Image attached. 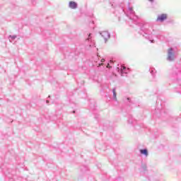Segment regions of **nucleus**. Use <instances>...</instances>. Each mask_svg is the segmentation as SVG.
I'll use <instances>...</instances> for the list:
<instances>
[{"mask_svg":"<svg viewBox=\"0 0 181 181\" xmlns=\"http://www.w3.org/2000/svg\"><path fill=\"white\" fill-rule=\"evenodd\" d=\"M168 19V14L163 13L158 16L157 22H163V21H166Z\"/></svg>","mask_w":181,"mask_h":181,"instance_id":"1","label":"nucleus"},{"mask_svg":"<svg viewBox=\"0 0 181 181\" xmlns=\"http://www.w3.org/2000/svg\"><path fill=\"white\" fill-rule=\"evenodd\" d=\"M100 35L105 39V42L107 43V40L110 39V33L108 31H103Z\"/></svg>","mask_w":181,"mask_h":181,"instance_id":"2","label":"nucleus"},{"mask_svg":"<svg viewBox=\"0 0 181 181\" xmlns=\"http://www.w3.org/2000/svg\"><path fill=\"white\" fill-rule=\"evenodd\" d=\"M173 57H174L173 49L169 48L168 49V60H169L170 62H172V60H173Z\"/></svg>","mask_w":181,"mask_h":181,"instance_id":"3","label":"nucleus"},{"mask_svg":"<svg viewBox=\"0 0 181 181\" xmlns=\"http://www.w3.org/2000/svg\"><path fill=\"white\" fill-rule=\"evenodd\" d=\"M69 8H71V9H76V8H77V3L74 1H70Z\"/></svg>","mask_w":181,"mask_h":181,"instance_id":"4","label":"nucleus"},{"mask_svg":"<svg viewBox=\"0 0 181 181\" xmlns=\"http://www.w3.org/2000/svg\"><path fill=\"white\" fill-rule=\"evenodd\" d=\"M140 153H141V155H145V156H148V150L146 149L140 150Z\"/></svg>","mask_w":181,"mask_h":181,"instance_id":"5","label":"nucleus"},{"mask_svg":"<svg viewBox=\"0 0 181 181\" xmlns=\"http://www.w3.org/2000/svg\"><path fill=\"white\" fill-rule=\"evenodd\" d=\"M113 97H114V98H115V101H117V91L115 90V89H113Z\"/></svg>","mask_w":181,"mask_h":181,"instance_id":"6","label":"nucleus"},{"mask_svg":"<svg viewBox=\"0 0 181 181\" xmlns=\"http://www.w3.org/2000/svg\"><path fill=\"white\" fill-rule=\"evenodd\" d=\"M125 69H127V67H125V66L122 67V70H125Z\"/></svg>","mask_w":181,"mask_h":181,"instance_id":"7","label":"nucleus"},{"mask_svg":"<svg viewBox=\"0 0 181 181\" xmlns=\"http://www.w3.org/2000/svg\"><path fill=\"white\" fill-rule=\"evenodd\" d=\"M101 62H102V63H104V62H105V59H101Z\"/></svg>","mask_w":181,"mask_h":181,"instance_id":"8","label":"nucleus"},{"mask_svg":"<svg viewBox=\"0 0 181 181\" xmlns=\"http://www.w3.org/2000/svg\"><path fill=\"white\" fill-rule=\"evenodd\" d=\"M150 1V2H153V0H149Z\"/></svg>","mask_w":181,"mask_h":181,"instance_id":"9","label":"nucleus"},{"mask_svg":"<svg viewBox=\"0 0 181 181\" xmlns=\"http://www.w3.org/2000/svg\"><path fill=\"white\" fill-rule=\"evenodd\" d=\"M99 66H103V64H99Z\"/></svg>","mask_w":181,"mask_h":181,"instance_id":"10","label":"nucleus"},{"mask_svg":"<svg viewBox=\"0 0 181 181\" xmlns=\"http://www.w3.org/2000/svg\"><path fill=\"white\" fill-rule=\"evenodd\" d=\"M109 66H110V64H108L107 66V67H109Z\"/></svg>","mask_w":181,"mask_h":181,"instance_id":"11","label":"nucleus"},{"mask_svg":"<svg viewBox=\"0 0 181 181\" xmlns=\"http://www.w3.org/2000/svg\"><path fill=\"white\" fill-rule=\"evenodd\" d=\"M127 100L129 101V98H128Z\"/></svg>","mask_w":181,"mask_h":181,"instance_id":"12","label":"nucleus"}]
</instances>
